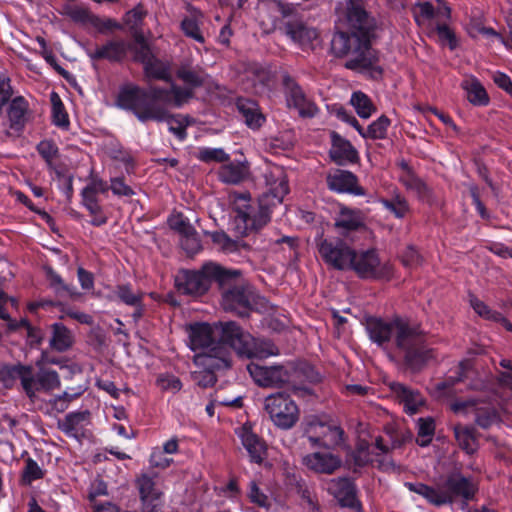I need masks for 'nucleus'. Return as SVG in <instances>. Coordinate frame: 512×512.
Wrapping results in <instances>:
<instances>
[{
	"mask_svg": "<svg viewBox=\"0 0 512 512\" xmlns=\"http://www.w3.org/2000/svg\"><path fill=\"white\" fill-rule=\"evenodd\" d=\"M461 87L466 91L467 99L473 105L482 106L488 104L489 97L486 90L475 77H466L462 81Z\"/></svg>",
	"mask_w": 512,
	"mask_h": 512,
	"instance_id": "32",
	"label": "nucleus"
},
{
	"mask_svg": "<svg viewBox=\"0 0 512 512\" xmlns=\"http://www.w3.org/2000/svg\"><path fill=\"white\" fill-rule=\"evenodd\" d=\"M264 410L272 423L288 430L295 426L300 418V409L289 394L277 392L264 399Z\"/></svg>",
	"mask_w": 512,
	"mask_h": 512,
	"instance_id": "7",
	"label": "nucleus"
},
{
	"mask_svg": "<svg viewBox=\"0 0 512 512\" xmlns=\"http://www.w3.org/2000/svg\"><path fill=\"white\" fill-rule=\"evenodd\" d=\"M37 366V371L23 364L0 366V383L4 388H12L19 380L22 391L31 402L37 399L38 393H50L60 388V377L55 370L39 363Z\"/></svg>",
	"mask_w": 512,
	"mask_h": 512,
	"instance_id": "4",
	"label": "nucleus"
},
{
	"mask_svg": "<svg viewBox=\"0 0 512 512\" xmlns=\"http://www.w3.org/2000/svg\"><path fill=\"white\" fill-rule=\"evenodd\" d=\"M331 424L321 421L316 416H308L302 423L304 437L307 438L311 447H324Z\"/></svg>",
	"mask_w": 512,
	"mask_h": 512,
	"instance_id": "25",
	"label": "nucleus"
},
{
	"mask_svg": "<svg viewBox=\"0 0 512 512\" xmlns=\"http://www.w3.org/2000/svg\"><path fill=\"white\" fill-rule=\"evenodd\" d=\"M316 247L323 262L339 271L350 269L354 258V248L340 237H323L316 239Z\"/></svg>",
	"mask_w": 512,
	"mask_h": 512,
	"instance_id": "8",
	"label": "nucleus"
},
{
	"mask_svg": "<svg viewBox=\"0 0 512 512\" xmlns=\"http://www.w3.org/2000/svg\"><path fill=\"white\" fill-rule=\"evenodd\" d=\"M366 330L370 339L380 346L393 337L398 354L413 372H419L434 359V350L427 345L425 333L416 323L399 317L391 322L370 317L366 320Z\"/></svg>",
	"mask_w": 512,
	"mask_h": 512,
	"instance_id": "2",
	"label": "nucleus"
},
{
	"mask_svg": "<svg viewBox=\"0 0 512 512\" xmlns=\"http://www.w3.org/2000/svg\"><path fill=\"white\" fill-rule=\"evenodd\" d=\"M247 370L259 386H275L288 380V373L282 366L264 367L250 363Z\"/></svg>",
	"mask_w": 512,
	"mask_h": 512,
	"instance_id": "18",
	"label": "nucleus"
},
{
	"mask_svg": "<svg viewBox=\"0 0 512 512\" xmlns=\"http://www.w3.org/2000/svg\"><path fill=\"white\" fill-rule=\"evenodd\" d=\"M435 425L431 418H420L418 420V435L416 442L418 445L425 447L429 445L434 435Z\"/></svg>",
	"mask_w": 512,
	"mask_h": 512,
	"instance_id": "50",
	"label": "nucleus"
},
{
	"mask_svg": "<svg viewBox=\"0 0 512 512\" xmlns=\"http://www.w3.org/2000/svg\"><path fill=\"white\" fill-rule=\"evenodd\" d=\"M414 18L419 25L427 24L430 30L442 18L450 17V8L445 5H438L435 8L430 2L418 3L414 9Z\"/></svg>",
	"mask_w": 512,
	"mask_h": 512,
	"instance_id": "24",
	"label": "nucleus"
},
{
	"mask_svg": "<svg viewBox=\"0 0 512 512\" xmlns=\"http://www.w3.org/2000/svg\"><path fill=\"white\" fill-rule=\"evenodd\" d=\"M477 490V484L471 478L464 477L460 473H452L440 484V502L443 505L459 498L469 501L474 498Z\"/></svg>",
	"mask_w": 512,
	"mask_h": 512,
	"instance_id": "11",
	"label": "nucleus"
},
{
	"mask_svg": "<svg viewBox=\"0 0 512 512\" xmlns=\"http://www.w3.org/2000/svg\"><path fill=\"white\" fill-rule=\"evenodd\" d=\"M37 151L44 158L49 167H52L53 160L57 157L58 148L51 141H41L37 145Z\"/></svg>",
	"mask_w": 512,
	"mask_h": 512,
	"instance_id": "60",
	"label": "nucleus"
},
{
	"mask_svg": "<svg viewBox=\"0 0 512 512\" xmlns=\"http://www.w3.org/2000/svg\"><path fill=\"white\" fill-rule=\"evenodd\" d=\"M472 415L475 417L476 424L483 429L489 428L498 421L495 409L488 406H478L477 404Z\"/></svg>",
	"mask_w": 512,
	"mask_h": 512,
	"instance_id": "48",
	"label": "nucleus"
},
{
	"mask_svg": "<svg viewBox=\"0 0 512 512\" xmlns=\"http://www.w3.org/2000/svg\"><path fill=\"white\" fill-rule=\"evenodd\" d=\"M470 304L474 311L480 315L481 317H484L489 320H498L502 319V315L498 312L492 311L484 302L479 300L476 297L470 298Z\"/></svg>",
	"mask_w": 512,
	"mask_h": 512,
	"instance_id": "57",
	"label": "nucleus"
},
{
	"mask_svg": "<svg viewBox=\"0 0 512 512\" xmlns=\"http://www.w3.org/2000/svg\"><path fill=\"white\" fill-rule=\"evenodd\" d=\"M265 183L271 195L281 203L289 192L288 180L284 169L280 166H270L263 174Z\"/></svg>",
	"mask_w": 512,
	"mask_h": 512,
	"instance_id": "26",
	"label": "nucleus"
},
{
	"mask_svg": "<svg viewBox=\"0 0 512 512\" xmlns=\"http://www.w3.org/2000/svg\"><path fill=\"white\" fill-rule=\"evenodd\" d=\"M399 181L405 188L414 193L420 200H429L431 191L428 186L414 173L407 172L399 176Z\"/></svg>",
	"mask_w": 512,
	"mask_h": 512,
	"instance_id": "36",
	"label": "nucleus"
},
{
	"mask_svg": "<svg viewBox=\"0 0 512 512\" xmlns=\"http://www.w3.org/2000/svg\"><path fill=\"white\" fill-rule=\"evenodd\" d=\"M327 491L341 506L360 510L353 483L348 478H335L327 482Z\"/></svg>",
	"mask_w": 512,
	"mask_h": 512,
	"instance_id": "17",
	"label": "nucleus"
},
{
	"mask_svg": "<svg viewBox=\"0 0 512 512\" xmlns=\"http://www.w3.org/2000/svg\"><path fill=\"white\" fill-rule=\"evenodd\" d=\"M339 20L349 32H337L331 41V50L337 57L347 58L345 67L351 70H369L373 78L382 74L377 65L378 57L371 48L370 36L375 27L374 19L366 11L363 0H349L344 8H338Z\"/></svg>",
	"mask_w": 512,
	"mask_h": 512,
	"instance_id": "1",
	"label": "nucleus"
},
{
	"mask_svg": "<svg viewBox=\"0 0 512 512\" xmlns=\"http://www.w3.org/2000/svg\"><path fill=\"white\" fill-rule=\"evenodd\" d=\"M198 159L209 162H225L229 159V155L221 148H204L198 153Z\"/></svg>",
	"mask_w": 512,
	"mask_h": 512,
	"instance_id": "56",
	"label": "nucleus"
},
{
	"mask_svg": "<svg viewBox=\"0 0 512 512\" xmlns=\"http://www.w3.org/2000/svg\"><path fill=\"white\" fill-rule=\"evenodd\" d=\"M227 271L233 273V276L224 285H219L222 290L221 305L224 310L244 317L252 305L253 295L248 288L240 283L239 270Z\"/></svg>",
	"mask_w": 512,
	"mask_h": 512,
	"instance_id": "10",
	"label": "nucleus"
},
{
	"mask_svg": "<svg viewBox=\"0 0 512 512\" xmlns=\"http://www.w3.org/2000/svg\"><path fill=\"white\" fill-rule=\"evenodd\" d=\"M52 335L50 338V346L58 351L64 352L73 344V335L71 331L61 323H54L51 326Z\"/></svg>",
	"mask_w": 512,
	"mask_h": 512,
	"instance_id": "33",
	"label": "nucleus"
},
{
	"mask_svg": "<svg viewBox=\"0 0 512 512\" xmlns=\"http://www.w3.org/2000/svg\"><path fill=\"white\" fill-rule=\"evenodd\" d=\"M127 106H131L136 110V117L141 122L156 121L166 122L169 131L173 133L179 140H184L187 136L186 128L189 125L188 117L177 114L171 115L163 105H152L148 102L143 94L138 96L137 100L131 102V96L125 98Z\"/></svg>",
	"mask_w": 512,
	"mask_h": 512,
	"instance_id": "6",
	"label": "nucleus"
},
{
	"mask_svg": "<svg viewBox=\"0 0 512 512\" xmlns=\"http://www.w3.org/2000/svg\"><path fill=\"white\" fill-rule=\"evenodd\" d=\"M177 77L191 88H196L204 84L207 75L199 66L182 64L177 70Z\"/></svg>",
	"mask_w": 512,
	"mask_h": 512,
	"instance_id": "34",
	"label": "nucleus"
},
{
	"mask_svg": "<svg viewBox=\"0 0 512 512\" xmlns=\"http://www.w3.org/2000/svg\"><path fill=\"white\" fill-rule=\"evenodd\" d=\"M390 389L398 401L403 404L404 410L410 415L418 413L425 403L418 390H413L402 383L392 382L390 383Z\"/></svg>",
	"mask_w": 512,
	"mask_h": 512,
	"instance_id": "21",
	"label": "nucleus"
},
{
	"mask_svg": "<svg viewBox=\"0 0 512 512\" xmlns=\"http://www.w3.org/2000/svg\"><path fill=\"white\" fill-rule=\"evenodd\" d=\"M88 411L72 412L57 423L58 428L68 436H75L79 425L89 417Z\"/></svg>",
	"mask_w": 512,
	"mask_h": 512,
	"instance_id": "42",
	"label": "nucleus"
},
{
	"mask_svg": "<svg viewBox=\"0 0 512 512\" xmlns=\"http://www.w3.org/2000/svg\"><path fill=\"white\" fill-rule=\"evenodd\" d=\"M51 102L54 124L59 127H67L69 124L68 116L57 93L53 92L51 94Z\"/></svg>",
	"mask_w": 512,
	"mask_h": 512,
	"instance_id": "54",
	"label": "nucleus"
},
{
	"mask_svg": "<svg viewBox=\"0 0 512 512\" xmlns=\"http://www.w3.org/2000/svg\"><path fill=\"white\" fill-rule=\"evenodd\" d=\"M231 331L233 334L230 348L240 357L263 359L279 353L273 342L266 339H255L248 332L243 331L236 322Z\"/></svg>",
	"mask_w": 512,
	"mask_h": 512,
	"instance_id": "9",
	"label": "nucleus"
},
{
	"mask_svg": "<svg viewBox=\"0 0 512 512\" xmlns=\"http://www.w3.org/2000/svg\"><path fill=\"white\" fill-rule=\"evenodd\" d=\"M110 189L117 196L131 197L135 194L133 189L128 186L121 177L111 179Z\"/></svg>",
	"mask_w": 512,
	"mask_h": 512,
	"instance_id": "63",
	"label": "nucleus"
},
{
	"mask_svg": "<svg viewBox=\"0 0 512 512\" xmlns=\"http://www.w3.org/2000/svg\"><path fill=\"white\" fill-rule=\"evenodd\" d=\"M27 102L22 97H16L12 100L8 116L10 120V127L19 131L23 128L26 121Z\"/></svg>",
	"mask_w": 512,
	"mask_h": 512,
	"instance_id": "39",
	"label": "nucleus"
},
{
	"mask_svg": "<svg viewBox=\"0 0 512 512\" xmlns=\"http://www.w3.org/2000/svg\"><path fill=\"white\" fill-rule=\"evenodd\" d=\"M380 203L399 219L404 218L410 211L406 198L398 190H394L390 198L380 199Z\"/></svg>",
	"mask_w": 512,
	"mask_h": 512,
	"instance_id": "38",
	"label": "nucleus"
},
{
	"mask_svg": "<svg viewBox=\"0 0 512 512\" xmlns=\"http://www.w3.org/2000/svg\"><path fill=\"white\" fill-rule=\"evenodd\" d=\"M142 503L159 501L162 492L152 477L143 474L137 480Z\"/></svg>",
	"mask_w": 512,
	"mask_h": 512,
	"instance_id": "40",
	"label": "nucleus"
},
{
	"mask_svg": "<svg viewBox=\"0 0 512 512\" xmlns=\"http://www.w3.org/2000/svg\"><path fill=\"white\" fill-rule=\"evenodd\" d=\"M454 435L458 445L466 453L473 454L478 449V442L473 427L457 424L454 426Z\"/></svg>",
	"mask_w": 512,
	"mask_h": 512,
	"instance_id": "35",
	"label": "nucleus"
},
{
	"mask_svg": "<svg viewBox=\"0 0 512 512\" xmlns=\"http://www.w3.org/2000/svg\"><path fill=\"white\" fill-rule=\"evenodd\" d=\"M230 203L232 205L233 210L236 213L235 216V231L238 233V226L240 225V221L247 220L252 210H255V204L251 202V197L249 193H232L230 195Z\"/></svg>",
	"mask_w": 512,
	"mask_h": 512,
	"instance_id": "30",
	"label": "nucleus"
},
{
	"mask_svg": "<svg viewBox=\"0 0 512 512\" xmlns=\"http://www.w3.org/2000/svg\"><path fill=\"white\" fill-rule=\"evenodd\" d=\"M468 368L469 362L461 361L455 370L450 371V375H448L443 381L437 382L435 384V390L438 393V396L446 395L451 387L462 381L465 375V371Z\"/></svg>",
	"mask_w": 512,
	"mask_h": 512,
	"instance_id": "37",
	"label": "nucleus"
},
{
	"mask_svg": "<svg viewBox=\"0 0 512 512\" xmlns=\"http://www.w3.org/2000/svg\"><path fill=\"white\" fill-rule=\"evenodd\" d=\"M232 276L233 273H229L223 267L215 263H207L199 271L179 272L176 277V286L183 294L199 296L208 291L213 280L219 285H224Z\"/></svg>",
	"mask_w": 512,
	"mask_h": 512,
	"instance_id": "5",
	"label": "nucleus"
},
{
	"mask_svg": "<svg viewBox=\"0 0 512 512\" xmlns=\"http://www.w3.org/2000/svg\"><path fill=\"white\" fill-rule=\"evenodd\" d=\"M303 464L316 473L332 474L341 467L340 457L332 453L314 452L303 457Z\"/></svg>",
	"mask_w": 512,
	"mask_h": 512,
	"instance_id": "19",
	"label": "nucleus"
},
{
	"mask_svg": "<svg viewBox=\"0 0 512 512\" xmlns=\"http://www.w3.org/2000/svg\"><path fill=\"white\" fill-rule=\"evenodd\" d=\"M365 219L366 215L362 210L341 205L335 218L334 228L343 238H347L351 232L365 228Z\"/></svg>",
	"mask_w": 512,
	"mask_h": 512,
	"instance_id": "16",
	"label": "nucleus"
},
{
	"mask_svg": "<svg viewBox=\"0 0 512 512\" xmlns=\"http://www.w3.org/2000/svg\"><path fill=\"white\" fill-rule=\"evenodd\" d=\"M143 94L148 102L152 105H170L172 99L171 88L163 89L157 86H150L147 90L141 89L137 86L126 87L119 92L117 103L118 105L126 110H131L136 116V110L134 107L127 106L125 98L131 96V102L138 99V96Z\"/></svg>",
	"mask_w": 512,
	"mask_h": 512,
	"instance_id": "12",
	"label": "nucleus"
},
{
	"mask_svg": "<svg viewBox=\"0 0 512 512\" xmlns=\"http://www.w3.org/2000/svg\"><path fill=\"white\" fill-rule=\"evenodd\" d=\"M431 31L436 32L439 42L443 45L447 44L450 50H454L457 47L456 35L446 24L436 22Z\"/></svg>",
	"mask_w": 512,
	"mask_h": 512,
	"instance_id": "52",
	"label": "nucleus"
},
{
	"mask_svg": "<svg viewBox=\"0 0 512 512\" xmlns=\"http://www.w3.org/2000/svg\"><path fill=\"white\" fill-rule=\"evenodd\" d=\"M135 60L141 62L144 66L154 58L152 51L145 41L143 35L136 34L135 36Z\"/></svg>",
	"mask_w": 512,
	"mask_h": 512,
	"instance_id": "55",
	"label": "nucleus"
},
{
	"mask_svg": "<svg viewBox=\"0 0 512 512\" xmlns=\"http://www.w3.org/2000/svg\"><path fill=\"white\" fill-rule=\"evenodd\" d=\"M326 183L331 191L364 196L366 191L358 184L355 174L347 170L335 169L326 176Z\"/></svg>",
	"mask_w": 512,
	"mask_h": 512,
	"instance_id": "14",
	"label": "nucleus"
},
{
	"mask_svg": "<svg viewBox=\"0 0 512 512\" xmlns=\"http://www.w3.org/2000/svg\"><path fill=\"white\" fill-rule=\"evenodd\" d=\"M114 294L116 297L125 303L126 305L135 307L138 309L134 316L139 317L141 315V305L143 293L139 291H133L129 285H119L116 287Z\"/></svg>",
	"mask_w": 512,
	"mask_h": 512,
	"instance_id": "41",
	"label": "nucleus"
},
{
	"mask_svg": "<svg viewBox=\"0 0 512 512\" xmlns=\"http://www.w3.org/2000/svg\"><path fill=\"white\" fill-rule=\"evenodd\" d=\"M128 45L123 40H112L107 43L96 46L94 49H88L87 54L91 60H108L110 62H120L126 56Z\"/></svg>",
	"mask_w": 512,
	"mask_h": 512,
	"instance_id": "23",
	"label": "nucleus"
},
{
	"mask_svg": "<svg viewBox=\"0 0 512 512\" xmlns=\"http://www.w3.org/2000/svg\"><path fill=\"white\" fill-rule=\"evenodd\" d=\"M281 29L291 40L301 46L311 44L318 36L314 28L307 26L304 21L297 17L287 19Z\"/></svg>",
	"mask_w": 512,
	"mask_h": 512,
	"instance_id": "20",
	"label": "nucleus"
},
{
	"mask_svg": "<svg viewBox=\"0 0 512 512\" xmlns=\"http://www.w3.org/2000/svg\"><path fill=\"white\" fill-rule=\"evenodd\" d=\"M389 125L390 119L387 116L382 115L367 127L366 135L368 138L374 140L384 139L386 137Z\"/></svg>",
	"mask_w": 512,
	"mask_h": 512,
	"instance_id": "53",
	"label": "nucleus"
},
{
	"mask_svg": "<svg viewBox=\"0 0 512 512\" xmlns=\"http://www.w3.org/2000/svg\"><path fill=\"white\" fill-rule=\"evenodd\" d=\"M44 477V471L38 465V463L32 458L25 460V467L22 470L21 482L24 485H30L33 481L42 479Z\"/></svg>",
	"mask_w": 512,
	"mask_h": 512,
	"instance_id": "51",
	"label": "nucleus"
},
{
	"mask_svg": "<svg viewBox=\"0 0 512 512\" xmlns=\"http://www.w3.org/2000/svg\"><path fill=\"white\" fill-rule=\"evenodd\" d=\"M219 179L228 184H238L249 175V168L243 162H231L220 167Z\"/></svg>",
	"mask_w": 512,
	"mask_h": 512,
	"instance_id": "31",
	"label": "nucleus"
},
{
	"mask_svg": "<svg viewBox=\"0 0 512 512\" xmlns=\"http://www.w3.org/2000/svg\"><path fill=\"white\" fill-rule=\"evenodd\" d=\"M270 220V212L267 207L256 205L247 220H241L238 226V234L246 236L252 231H256L266 225Z\"/></svg>",
	"mask_w": 512,
	"mask_h": 512,
	"instance_id": "28",
	"label": "nucleus"
},
{
	"mask_svg": "<svg viewBox=\"0 0 512 512\" xmlns=\"http://www.w3.org/2000/svg\"><path fill=\"white\" fill-rule=\"evenodd\" d=\"M405 486L412 492H415L425 499H427L430 503L435 504L437 506L442 505L441 500V491L440 485L437 489L430 487L423 483H406Z\"/></svg>",
	"mask_w": 512,
	"mask_h": 512,
	"instance_id": "47",
	"label": "nucleus"
},
{
	"mask_svg": "<svg viewBox=\"0 0 512 512\" xmlns=\"http://www.w3.org/2000/svg\"><path fill=\"white\" fill-rule=\"evenodd\" d=\"M181 246L189 255H194L201 250V241L195 229L191 234L182 236Z\"/></svg>",
	"mask_w": 512,
	"mask_h": 512,
	"instance_id": "59",
	"label": "nucleus"
},
{
	"mask_svg": "<svg viewBox=\"0 0 512 512\" xmlns=\"http://www.w3.org/2000/svg\"><path fill=\"white\" fill-rule=\"evenodd\" d=\"M170 227L178 231L181 236L191 234L194 228L183 218L181 214L173 216L169 219Z\"/></svg>",
	"mask_w": 512,
	"mask_h": 512,
	"instance_id": "64",
	"label": "nucleus"
},
{
	"mask_svg": "<svg viewBox=\"0 0 512 512\" xmlns=\"http://www.w3.org/2000/svg\"><path fill=\"white\" fill-rule=\"evenodd\" d=\"M286 100L289 107H294L298 110L301 117H314L317 112V106L309 100L299 85L290 77L284 78Z\"/></svg>",
	"mask_w": 512,
	"mask_h": 512,
	"instance_id": "15",
	"label": "nucleus"
},
{
	"mask_svg": "<svg viewBox=\"0 0 512 512\" xmlns=\"http://www.w3.org/2000/svg\"><path fill=\"white\" fill-rule=\"evenodd\" d=\"M233 321L220 322L213 326L197 324L191 327L190 347L198 351L194 363L199 368L226 369L230 367L228 349L231 346Z\"/></svg>",
	"mask_w": 512,
	"mask_h": 512,
	"instance_id": "3",
	"label": "nucleus"
},
{
	"mask_svg": "<svg viewBox=\"0 0 512 512\" xmlns=\"http://www.w3.org/2000/svg\"><path fill=\"white\" fill-rule=\"evenodd\" d=\"M331 141L332 146L329 155L337 165H346L358 161V152L348 140L342 138L336 132H331Z\"/></svg>",
	"mask_w": 512,
	"mask_h": 512,
	"instance_id": "22",
	"label": "nucleus"
},
{
	"mask_svg": "<svg viewBox=\"0 0 512 512\" xmlns=\"http://www.w3.org/2000/svg\"><path fill=\"white\" fill-rule=\"evenodd\" d=\"M144 71L147 77L170 81L171 80V72L170 65L168 62H164L157 58H153L144 66Z\"/></svg>",
	"mask_w": 512,
	"mask_h": 512,
	"instance_id": "45",
	"label": "nucleus"
},
{
	"mask_svg": "<svg viewBox=\"0 0 512 512\" xmlns=\"http://www.w3.org/2000/svg\"><path fill=\"white\" fill-rule=\"evenodd\" d=\"M201 369L202 370L200 371H195L192 373L193 380L197 383V385L204 388L213 386L216 382V377L214 375V371L216 369Z\"/></svg>",
	"mask_w": 512,
	"mask_h": 512,
	"instance_id": "61",
	"label": "nucleus"
},
{
	"mask_svg": "<svg viewBox=\"0 0 512 512\" xmlns=\"http://www.w3.org/2000/svg\"><path fill=\"white\" fill-rule=\"evenodd\" d=\"M172 99L171 104L175 107L182 106L189 98L192 97V91L189 88H182L175 84L171 85Z\"/></svg>",
	"mask_w": 512,
	"mask_h": 512,
	"instance_id": "62",
	"label": "nucleus"
},
{
	"mask_svg": "<svg viewBox=\"0 0 512 512\" xmlns=\"http://www.w3.org/2000/svg\"><path fill=\"white\" fill-rule=\"evenodd\" d=\"M210 236L213 243L225 253H233L239 251L241 247H247L245 243L232 240L224 232H213L210 234Z\"/></svg>",
	"mask_w": 512,
	"mask_h": 512,
	"instance_id": "49",
	"label": "nucleus"
},
{
	"mask_svg": "<svg viewBox=\"0 0 512 512\" xmlns=\"http://www.w3.org/2000/svg\"><path fill=\"white\" fill-rule=\"evenodd\" d=\"M202 14L195 12L188 17H185L181 22V29L183 33L199 43H204L205 39L200 30Z\"/></svg>",
	"mask_w": 512,
	"mask_h": 512,
	"instance_id": "43",
	"label": "nucleus"
},
{
	"mask_svg": "<svg viewBox=\"0 0 512 512\" xmlns=\"http://www.w3.org/2000/svg\"><path fill=\"white\" fill-rule=\"evenodd\" d=\"M48 280L50 287L54 290L55 294L60 298H76L79 293L76 287L65 284L60 275L55 273L52 269L48 270Z\"/></svg>",
	"mask_w": 512,
	"mask_h": 512,
	"instance_id": "44",
	"label": "nucleus"
},
{
	"mask_svg": "<svg viewBox=\"0 0 512 512\" xmlns=\"http://www.w3.org/2000/svg\"><path fill=\"white\" fill-rule=\"evenodd\" d=\"M238 436L251 460L255 463H261L266 455L265 443L247 425L238 430Z\"/></svg>",
	"mask_w": 512,
	"mask_h": 512,
	"instance_id": "27",
	"label": "nucleus"
},
{
	"mask_svg": "<svg viewBox=\"0 0 512 512\" xmlns=\"http://www.w3.org/2000/svg\"><path fill=\"white\" fill-rule=\"evenodd\" d=\"M349 270H353L360 278H380L389 273V268L382 265L374 250L357 252L354 249V258Z\"/></svg>",
	"mask_w": 512,
	"mask_h": 512,
	"instance_id": "13",
	"label": "nucleus"
},
{
	"mask_svg": "<svg viewBox=\"0 0 512 512\" xmlns=\"http://www.w3.org/2000/svg\"><path fill=\"white\" fill-rule=\"evenodd\" d=\"M157 384L161 390L168 391L171 393H176L180 391L182 388V383L180 379L170 374L160 375L157 379Z\"/></svg>",
	"mask_w": 512,
	"mask_h": 512,
	"instance_id": "58",
	"label": "nucleus"
},
{
	"mask_svg": "<svg viewBox=\"0 0 512 512\" xmlns=\"http://www.w3.org/2000/svg\"><path fill=\"white\" fill-rule=\"evenodd\" d=\"M237 109L244 122L251 129H258L265 121L264 115L259 111L257 103L250 99H239Z\"/></svg>",
	"mask_w": 512,
	"mask_h": 512,
	"instance_id": "29",
	"label": "nucleus"
},
{
	"mask_svg": "<svg viewBox=\"0 0 512 512\" xmlns=\"http://www.w3.org/2000/svg\"><path fill=\"white\" fill-rule=\"evenodd\" d=\"M350 103L361 118H369L375 111V106L370 98L360 91L352 94Z\"/></svg>",
	"mask_w": 512,
	"mask_h": 512,
	"instance_id": "46",
	"label": "nucleus"
}]
</instances>
